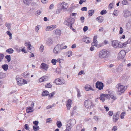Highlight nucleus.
Instances as JSON below:
<instances>
[{
	"mask_svg": "<svg viewBox=\"0 0 131 131\" xmlns=\"http://www.w3.org/2000/svg\"><path fill=\"white\" fill-rule=\"evenodd\" d=\"M123 64L122 63H121L119 65L118 68H117V69L118 70L120 69L121 70V71L123 70V69L122 68V67L123 66Z\"/></svg>",
	"mask_w": 131,
	"mask_h": 131,
	"instance_id": "58836bf2",
	"label": "nucleus"
},
{
	"mask_svg": "<svg viewBox=\"0 0 131 131\" xmlns=\"http://www.w3.org/2000/svg\"><path fill=\"white\" fill-rule=\"evenodd\" d=\"M84 104L87 108L91 109L95 107V105L91 100H88L85 101Z\"/></svg>",
	"mask_w": 131,
	"mask_h": 131,
	"instance_id": "7ed1b4c3",
	"label": "nucleus"
},
{
	"mask_svg": "<svg viewBox=\"0 0 131 131\" xmlns=\"http://www.w3.org/2000/svg\"><path fill=\"white\" fill-rule=\"evenodd\" d=\"M33 127L34 130L35 131L38 130L39 129V127L38 126H33Z\"/></svg>",
	"mask_w": 131,
	"mask_h": 131,
	"instance_id": "c9c22d12",
	"label": "nucleus"
},
{
	"mask_svg": "<svg viewBox=\"0 0 131 131\" xmlns=\"http://www.w3.org/2000/svg\"><path fill=\"white\" fill-rule=\"evenodd\" d=\"M97 36L96 35L94 36L93 41L92 43V45L93 46L97 47Z\"/></svg>",
	"mask_w": 131,
	"mask_h": 131,
	"instance_id": "f8f14e48",
	"label": "nucleus"
},
{
	"mask_svg": "<svg viewBox=\"0 0 131 131\" xmlns=\"http://www.w3.org/2000/svg\"><path fill=\"white\" fill-rule=\"evenodd\" d=\"M77 96L79 97L81 96V94L80 91L79 89H78L77 90Z\"/></svg>",
	"mask_w": 131,
	"mask_h": 131,
	"instance_id": "4d7b16f0",
	"label": "nucleus"
},
{
	"mask_svg": "<svg viewBox=\"0 0 131 131\" xmlns=\"http://www.w3.org/2000/svg\"><path fill=\"white\" fill-rule=\"evenodd\" d=\"M128 44V42L126 41L124 43L119 42L118 45V46L119 48H124L126 47V45Z\"/></svg>",
	"mask_w": 131,
	"mask_h": 131,
	"instance_id": "a211bd4d",
	"label": "nucleus"
},
{
	"mask_svg": "<svg viewBox=\"0 0 131 131\" xmlns=\"http://www.w3.org/2000/svg\"><path fill=\"white\" fill-rule=\"evenodd\" d=\"M52 120L51 118H48L47 119L46 123H48L51 122Z\"/></svg>",
	"mask_w": 131,
	"mask_h": 131,
	"instance_id": "6e6d98bb",
	"label": "nucleus"
},
{
	"mask_svg": "<svg viewBox=\"0 0 131 131\" xmlns=\"http://www.w3.org/2000/svg\"><path fill=\"white\" fill-rule=\"evenodd\" d=\"M31 0H23L24 3L26 5H28L31 2Z\"/></svg>",
	"mask_w": 131,
	"mask_h": 131,
	"instance_id": "473e14b6",
	"label": "nucleus"
},
{
	"mask_svg": "<svg viewBox=\"0 0 131 131\" xmlns=\"http://www.w3.org/2000/svg\"><path fill=\"white\" fill-rule=\"evenodd\" d=\"M96 87L99 90L103 89L104 87L103 84L101 82L98 81L96 83Z\"/></svg>",
	"mask_w": 131,
	"mask_h": 131,
	"instance_id": "6e6552de",
	"label": "nucleus"
},
{
	"mask_svg": "<svg viewBox=\"0 0 131 131\" xmlns=\"http://www.w3.org/2000/svg\"><path fill=\"white\" fill-rule=\"evenodd\" d=\"M85 0H80L79 2V4H80L81 5L83 2H85Z\"/></svg>",
	"mask_w": 131,
	"mask_h": 131,
	"instance_id": "680f3d73",
	"label": "nucleus"
},
{
	"mask_svg": "<svg viewBox=\"0 0 131 131\" xmlns=\"http://www.w3.org/2000/svg\"><path fill=\"white\" fill-rule=\"evenodd\" d=\"M5 57L8 62H9L10 60V55H7Z\"/></svg>",
	"mask_w": 131,
	"mask_h": 131,
	"instance_id": "ea45409f",
	"label": "nucleus"
},
{
	"mask_svg": "<svg viewBox=\"0 0 131 131\" xmlns=\"http://www.w3.org/2000/svg\"><path fill=\"white\" fill-rule=\"evenodd\" d=\"M119 113L118 112H117L113 114L112 119L114 123H116L118 120L119 118Z\"/></svg>",
	"mask_w": 131,
	"mask_h": 131,
	"instance_id": "0eeeda50",
	"label": "nucleus"
},
{
	"mask_svg": "<svg viewBox=\"0 0 131 131\" xmlns=\"http://www.w3.org/2000/svg\"><path fill=\"white\" fill-rule=\"evenodd\" d=\"M82 40L87 43H90L91 41L89 37H84L83 38Z\"/></svg>",
	"mask_w": 131,
	"mask_h": 131,
	"instance_id": "412c9836",
	"label": "nucleus"
},
{
	"mask_svg": "<svg viewBox=\"0 0 131 131\" xmlns=\"http://www.w3.org/2000/svg\"><path fill=\"white\" fill-rule=\"evenodd\" d=\"M57 125L58 128H60L62 126V124L61 122L58 121L57 123Z\"/></svg>",
	"mask_w": 131,
	"mask_h": 131,
	"instance_id": "e433bc0d",
	"label": "nucleus"
},
{
	"mask_svg": "<svg viewBox=\"0 0 131 131\" xmlns=\"http://www.w3.org/2000/svg\"><path fill=\"white\" fill-rule=\"evenodd\" d=\"M48 77L46 76H44L42 77L38 80L39 82L41 83L44 81H48Z\"/></svg>",
	"mask_w": 131,
	"mask_h": 131,
	"instance_id": "9b49d317",
	"label": "nucleus"
},
{
	"mask_svg": "<svg viewBox=\"0 0 131 131\" xmlns=\"http://www.w3.org/2000/svg\"><path fill=\"white\" fill-rule=\"evenodd\" d=\"M17 83L19 86H21L27 83V81L19 77H17L16 78Z\"/></svg>",
	"mask_w": 131,
	"mask_h": 131,
	"instance_id": "20e7f679",
	"label": "nucleus"
},
{
	"mask_svg": "<svg viewBox=\"0 0 131 131\" xmlns=\"http://www.w3.org/2000/svg\"><path fill=\"white\" fill-rule=\"evenodd\" d=\"M67 5V4L66 3H63L62 5V8L64 9H67V7L66 6Z\"/></svg>",
	"mask_w": 131,
	"mask_h": 131,
	"instance_id": "37998d69",
	"label": "nucleus"
},
{
	"mask_svg": "<svg viewBox=\"0 0 131 131\" xmlns=\"http://www.w3.org/2000/svg\"><path fill=\"white\" fill-rule=\"evenodd\" d=\"M72 54V51H69L67 52V54L68 57H70L71 56Z\"/></svg>",
	"mask_w": 131,
	"mask_h": 131,
	"instance_id": "79ce46f5",
	"label": "nucleus"
},
{
	"mask_svg": "<svg viewBox=\"0 0 131 131\" xmlns=\"http://www.w3.org/2000/svg\"><path fill=\"white\" fill-rule=\"evenodd\" d=\"M55 94V92H53L50 94L49 93L48 96V97L49 100H50L51 98L53 97L54 95Z\"/></svg>",
	"mask_w": 131,
	"mask_h": 131,
	"instance_id": "bb28decb",
	"label": "nucleus"
},
{
	"mask_svg": "<svg viewBox=\"0 0 131 131\" xmlns=\"http://www.w3.org/2000/svg\"><path fill=\"white\" fill-rule=\"evenodd\" d=\"M33 111V109L32 107H28L26 109V112L27 113H30Z\"/></svg>",
	"mask_w": 131,
	"mask_h": 131,
	"instance_id": "b1692460",
	"label": "nucleus"
},
{
	"mask_svg": "<svg viewBox=\"0 0 131 131\" xmlns=\"http://www.w3.org/2000/svg\"><path fill=\"white\" fill-rule=\"evenodd\" d=\"M25 128L27 130H28L29 129V128L28 126V125L27 124H26L25 125Z\"/></svg>",
	"mask_w": 131,
	"mask_h": 131,
	"instance_id": "864d4df0",
	"label": "nucleus"
},
{
	"mask_svg": "<svg viewBox=\"0 0 131 131\" xmlns=\"http://www.w3.org/2000/svg\"><path fill=\"white\" fill-rule=\"evenodd\" d=\"M33 123L35 125V126H37V125L38 124V121H35L33 122Z\"/></svg>",
	"mask_w": 131,
	"mask_h": 131,
	"instance_id": "0e129e2a",
	"label": "nucleus"
},
{
	"mask_svg": "<svg viewBox=\"0 0 131 131\" xmlns=\"http://www.w3.org/2000/svg\"><path fill=\"white\" fill-rule=\"evenodd\" d=\"M110 54V52L105 49H102L100 51L99 53V56L101 59L107 58Z\"/></svg>",
	"mask_w": 131,
	"mask_h": 131,
	"instance_id": "f257e3e1",
	"label": "nucleus"
},
{
	"mask_svg": "<svg viewBox=\"0 0 131 131\" xmlns=\"http://www.w3.org/2000/svg\"><path fill=\"white\" fill-rule=\"evenodd\" d=\"M113 112L112 111H110L108 113V115L110 116H112L113 114Z\"/></svg>",
	"mask_w": 131,
	"mask_h": 131,
	"instance_id": "3c124183",
	"label": "nucleus"
},
{
	"mask_svg": "<svg viewBox=\"0 0 131 131\" xmlns=\"http://www.w3.org/2000/svg\"><path fill=\"white\" fill-rule=\"evenodd\" d=\"M123 30L122 28L121 27L120 28V30L119 32V34H122L123 32Z\"/></svg>",
	"mask_w": 131,
	"mask_h": 131,
	"instance_id": "052dcab7",
	"label": "nucleus"
},
{
	"mask_svg": "<svg viewBox=\"0 0 131 131\" xmlns=\"http://www.w3.org/2000/svg\"><path fill=\"white\" fill-rule=\"evenodd\" d=\"M112 46L116 48L118 43L117 40H113L111 41Z\"/></svg>",
	"mask_w": 131,
	"mask_h": 131,
	"instance_id": "aec40b11",
	"label": "nucleus"
},
{
	"mask_svg": "<svg viewBox=\"0 0 131 131\" xmlns=\"http://www.w3.org/2000/svg\"><path fill=\"white\" fill-rule=\"evenodd\" d=\"M54 82L57 85L63 84L65 83L64 80L60 78H57L55 80Z\"/></svg>",
	"mask_w": 131,
	"mask_h": 131,
	"instance_id": "423d86ee",
	"label": "nucleus"
},
{
	"mask_svg": "<svg viewBox=\"0 0 131 131\" xmlns=\"http://www.w3.org/2000/svg\"><path fill=\"white\" fill-rule=\"evenodd\" d=\"M41 12L40 10H38L36 12V15L37 16L39 15L41 13Z\"/></svg>",
	"mask_w": 131,
	"mask_h": 131,
	"instance_id": "5fc2aeb1",
	"label": "nucleus"
},
{
	"mask_svg": "<svg viewBox=\"0 0 131 131\" xmlns=\"http://www.w3.org/2000/svg\"><path fill=\"white\" fill-rule=\"evenodd\" d=\"M88 26H85L83 28V30L84 32L86 31L88 29Z\"/></svg>",
	"mask_w": 131,
	"mask_h": 131,
	"instance_id": "603ef678",
	"label": "nucleus"
},
{
	"mask_svg": "<svg viewBox=\"0 0 131 131\" xmlns=\"http://www.w3.org/2000/svg\"><path fill=\"white\" fill-rule=\"evenodd\" d=\"M40 67L42 69L47 71L48 68V66L44 63H42L40 65Z\"/></svg>",
	"mask_w": 131,
	"mask_h": 131,
	"instance_id": "2eb2a0df",
	"label": "nucleus"
},
{
	"mask_svg": "<svg viewBox=\"0 0 131 131\" xmlns=\"http://www.w3.org/2000/svg\"><path fill=\"white\" fill-rule=\"evenodd\" d=\"M40 27V25H38L35 28V31L37 32L39 29Z\"/></svg>",
	"mask_w": 131,
	"mask_h": 131,
	"instance_id": "de8ad7c7",
	"label": "nucleus"
},
{
	"mask_svg": "<svg viewBox=\"0 0 131 131\" xmlns=\"http://www.w3.org/2000/svg\"><path fill=\"white\" fill-rule=\"evenodd\" d=\"M71 126L70 124H67L66 125V129L65 131H69L71 129Z\"/></svg>",
	"mask_w": 131,
	"mask_h": 131,
	"instance_id": "c756f323",
	"label": "nucleus"
},
{
	"mask_svg": "<svg viewBox=\"0 0 131 131\" xmlns=\"http://www.w3.org/2000/svg\"><path fill=\"white\" fill-rule=\"evenodd\" d=\"M109 98V95L108 94H102L100 95V99L104 102L106 98Z\"/></svg>",
	"mask_w": 131,
	"mask_h": 131,
	"instance_id": "1a4fd4ad",
	"label": "nucleus"
},
{
	"mask_svg": "<svg viewBox=\"0 0 131 131\" xmlns=\"http://www.w3.org/2000/svg\"><path fill=\"white\" fill-rule=\"evenodd\" d=\"M84 17H81L80 20L82 21V23L84 22Z\"/></svg>",
	"mask_w": 131,
	"mask_h": 131,
	"instance_id": "338daca9",
	"label": "nucleus"
},
{
	"mask_svg": "<svg viewBox=\"0 0 131 131\" xmlns=\"http://www.w3.org/2000/svg\"><path fill=\"white\" fill-rule=\"evenodd\" d=\"M62 44H58L56 46L53 50V52L55 54H58L62 50L61 47H62Z\"/></svg>",
	"mask_w": 131,
	"mask_h": 131,
	"instance_id": "39448f33",
	"label": "nucleus"
},
{
	"mask_svg": "<svg viewBox=\"0 0 131 131\" xmlns=\"http://www.w3.org/2000/svg\"><path fill=\"white\" fill-rule=\"evenodd\" d=\"M84 72L82 70L80 72H79L78 73V75H81L82 74H84Z\"/></svg>",
	"mask_w": 131,
	"mask_h": 131,
	"instance_id": "bf43d9fd",
	"label": "nucleus"
},
{
	"mask_svg": "<svg viewBox=\"0 0 131 131\" xmlns=\"http://www.w3.org/2000/svg\"><path fill=\"white\" fill-rule=\"evenodd\" d=\"M2 67L4 70L6 71L8 69V66L7 64H5L3 65Z\"/></svg>",
	"mask_w": 131,
	"mask_h": 131,
	"instance_id": "f704fd0d",
	"label": "nucleus"
},
{
	"mask_svg": "<svg viewBox=\"0 0 131 131\" xmlns=\"http://www.w3.org/2000/svg\"><path fill=\"white\" fill-rule=\"evenodd\" d=\"M94 13V10L93 9H92L89 10L88 12V13L89 16L90 17Z\"/></svg>",
	"mask_w": 131,
	"mask_h": 131,
	"instance_id": "c85d7f7f",
	"label": "nucleus"
},
{
	"mask_svg": "<svg viewBox=\"0 0 131 131\" xmlns=\"http://www.w3.org/2000/svg\"><path fill=\"white\" fill-rule=\"evenodd\" d=\"M61 60L60 59H58L57 60L55 59H52L51 61V62L52 63L53 65H55L56 64V63L58 61H59V63H60V61Z\"/></svg>",
	"mask_w": 131,
	"mask_h": 131,
	"instance_id": "5701e85b",
	"label": "nucleus"
},
{
	"mask_svg": "<svg viewBox=\"0 0 131 131\" xmlns=\"http://www.w3.org/2000/svg\"><path fill=\"white\" fill-rule=\"evenodd\" d=\"M96 19L99 23L102 22L103 21V18L102 16H100L97 17Z\"/></svg>",
	"mask_w": 131,
	"mask_h": 131,
	"instance_id": "393cba45",
	"label": "nucleus"
},
{
	"mask_svg": "<svg viewBox=\"0 0 131 131\" xmlns=\"http://www.w3.org/2000/svg\"><path fill=\"white\" fill-rule=\"evenodd\" d=\"M4 57L3 54L0 53V62L2 60Z\"/></svg>",
	"mask_w": 131,
	"mask_h": 131,
	"instance_id": "49530a36",
	"label": "nucleus"
},
{
	"mask_svg": "<svg viewBox=\"0 0 131 131\" xmlns=\"http://www.w3.org/2000/svg\"><path fill=\"white\" fill-rule=\"evenodd\" d=\"M108 93L109 94V98H111L113 100H115L116 99V96L113 93H112V92L111 91H108Z\"/></svg>",
	"mask_w": 131,
	"mask_h": 131,
	"instance_id": "ddd939ff",
	"label": "nucleus"
},
{
	"mask_svg": "<svg viewBox=\"0 0 131 131\" xmlns=\"http://www.w3.org/2000/svg\"><path fill=\"white\" fill-rule=\"evenodd\" d=\"M107 13V12L105 10H102L101 12V14L103 15Z\"/></svg>",
	"mask_w": 131,
	"mask_h": 131,
	"instance_id": "c03bdc74",
	"label": "nucleus"
},
{
	"mask_svg": "<svg viewBox=\"0 0 131 131\" xmlns=\"http://www.w3.org/2000/svg\"><path fill=\"white\" fill-rule=\"evenodd\" d=\"M72 105V100L71 99H68L66 103V107L68 110H70Z\"/></svg>",
	"mask_w": 131,
	"mask_h": 131,
	"instance_id": "9d476101",
	"label": "nucleus"
},
{
	"mask_svg": "<svg viewBox=\"0 0 131 131\" xmlns=\"http://www.w3.org/2000/svg\"><path fill=\"white\" fill-rule=\"evenodd\" d=\"M44 47L43 46H41L39 48V51L40 52H42L44 49Z\"/></svg>",
	"mask_w": 131,
	"mask_h": 131,
	"instance_id": "a18cd8bd",
	"label": "nucleus"
},
{
	"mask_svg": "<svg viewBox=\"0 0 131 131\" xmlns=\"http://www.w3.org/2000/svg\"><path fill=\"white\" fill-rule=\"evenodd\" d=\"M6 33L9 36H12V33L10 32L9 31H7L6 32Z\"/></svg>",
	"mask_w": 131,
	"mask_h": 131,
	"instance_id": "69168bd1",
	"label": "nucleus"
},
{
	"mask_svg": "<svg viewBox=\"0 0 131 131\" xmlns=\"http://www.w3.org/2000/svg\"><path fill=\"white\" fill-rule=\"evenodd\" d=\"M25 45L26 46H28L27 49L29 50H30V47L31 46V45L30 42H29L27 43H25Z\"/></svg>",
	"mask_w": 131,
	"mask_h": 131,
	"instance_id": "7c9ffc66",
	"label": "nucleus"
},
{
	"mask_svg": "<svg viewBox=\"0 0 131 131\" xmlns=\"http://www.w3.org/2000/svg\"><path fill=\"white\" fill-rule=\"evenodd\" d=\"M117 130V127L116 126H114L112 129V130L116 131Z\"/></svg>",
	"mask_w": 131,
	"mask_h": 131,
	"instance_id": "774afa93",
	"label": "nucleus"
},
{
	"mask_svg": "<svg viewBox=\"0 0 131 131\" xmlns=\"http://www.w3.org/2000/svg\"><path fill=\"white\" fill-rule=\"evenodd\" d=\"M113 5L112 3H110L108 6V8L109 9H111L113 7Z\"/></svg>",
	"mask_w": 131,
	"mask_h": 131,
	"instance_id": "09e8293b",
	"label": "nucleus"
},
{
	"mask_svg": "<svg viewBox=\"0 0 131 131\" xmlns=\"http://www.w3.org/2000/svg\"><path fill=\"white\" fill-rule=\"evenodd\" d=\"M93 118L96 121H98L99 119V118L98 116H95L93 117Z\"/></svg>",
	"mask_w": 131,
	"mask_h": 131,
	"instance_id": "e2e57ef3",
	"label": "nucleus"
},
{
	"mask_svg": "<svg viewBox=\"0 0 131 131\" xmlns=\"http://www.w3.org/2000/svg\"><path fill=\"white\" fill-rule=\"evenodd\" d=\"M46 88H51L52 87L51 85L49 83L46 84L45 85Z\"/></svg>",
	"mask_w": 131,
	"mask_h": 131,
	"instance_id": "a19ab883",
	"label": "nucleus"
},
{
	"mask_svg": "<svg viewBox=\"0 0 131 131\" xmlns=\"http://www.w3.org/2000/svg\"><path fill=\"white\" fill-rule=\"evenodd\" d=\"M84 88L85 90L86 91L89 90L94 91V89L91 85L89 84H86L84 87Z\"/></svg>",
	"mask_w": 131,
	"mask_h": 131,
	"instance_id": "f3484780",
	"label": "nucleus"
},
{
	"mask_svg": "<svg viewBox=\"0 0 131 131\" xmlns=\"http://www.w3.org/2000/svg\"><path fill=\"white\" fill-rule=\"evenodd\" d=\"M122 3L124 5H128L129 4L128 1L126 0H123L122 2Z\"/></svg>",
	"mask_w": 131,
	"mask_h": 131,
	"instance_id": "4c0bfd02",
	"label": "nucleus"
},
{
	"mask_svg": "<svg viewBox=\"0 0 131 131\" xmlns=\"http://www.w3.org/2000/svg\"><path fill=\"white\" fill-rule=\"evenodd\" d=\"M120 58H123L125 55V52L123 50H121L118 54Z\"/></svg>",
	"mask_w": 131,
	"mask_h": 131,
	"instance_id": "6ab92c4d",
	"label": "nucleus"
},
{
	"mask_svg": "<svg viewBox=\"0 0 131 131\" xmlns=\"http://www.w3.org/2000/svg\"><path fill=\"white\" fill-rule=\"evenodd\" d=\"M81 10L82 11H86L87 10V8L86 7H84L82 8Z\"/></svg>",
	"mask_w": 131,
	"mask_h": 131,
	"instance_id": "13d9d810",
	"label": "nucleus"
},
{
	"mask_svg": "<svg viewBox=\"0 0 131 131\" xmlns=\"http://www.w3.org/2000/svg\"><path fill=\"white\" fill-rule=\"evenodd\" d=\"M6 26L7 27L8 29H9L10 28V24L8 23H6L5 24Z\"/></svg>",
	"mask_w": 131,
	"mask_h": 131,
	"instance_id": "8fccbe9b",
	"label": "nucleus"
},
{
	"mask_svg": "<svg viewBox=\"0 0 131 131\" xmlns=\"http://www.w3.org/2000/svg\"><path fill=\"white\" fill-rule=\"evenodd\" d=\"M126 114L125 112H122L120 114V117L121 119H123L124 118V116Z\"/></svg>",
	"mask_w": 131,
	"mask_h": 131,
	"instance_id": "72a5a7b5",
	"label": "nucleus"
},
{
	"mask_svg": "<svg viewBox=\"0 0 131 131\" xmlns=\"http://www.w3.org/2000/svg\"><path fill=\"white\" fill-rule=\"evenodd\" d=\"M75 121L74 119H72L68 121V124H70V125L71 126L73 125L75 123Z\"/></svg>",
	"mask_w": 131,
	"mask_h": 131,
	"instance_id": "a878e982",
	"label": "nucleus"
},
{
	"mask_svg": "<svg viewBox=\"0 0 131 131\" xmlns=\"http://www.w3.org/2000/svg\"><path fill=\"white\" fill-rule=\"evenodd\" d=\"M56 27V25H53L50 26H48L47 27L46 30L47 31H50L55 28Z\"/></svg>",
	"mask_w": 131,
	"mask_h": 131,
	"instance_id": "4468645a",
	"label": "nucleus"
},
{
	"mask_svg": "<svg viewBox=\"0 0 131 131\" xmlns=\"http://www.w3.org/2000/svg\"><path fill=\"white\" fill-rule=\"evenodd\" d=\"M6 52L9 54H11L13 53L14 50L12 48H9L7 50Z\"/></svg>",
	"mask_w": 131,
	"mask_h": 131,
	"instance_id": "2f4dec72",
	"label": "nucleus"
},
{
	"mask_svg": "<svg viewBox=\"0 0 131 131\" xmlns=\"http://www.w3.org/2000/svg\"><path fill=\"white\" fill-rule=\"evenodd\" d=\"M54 34L56 35L60 36L61 34V31L59 29H56L54 30Z\"/></svg>",
	"mask_w": 131,
	"mask_h": 131,
	"instance_id": "4be33fe9",
	"label": "nucleus"
},
{
	"mask_svg": "<svg viewBox=\"0 0 131 131\" xmlns=\"http://www.w3.org/2000/svg\"><path fill=\"white\" fill-rule=\"evenodd\" d=\"M124 16L125 17H127L131 15V13L129 11L127 10H125L124 12Z\"/></svg>",
	"mask_w": 131,
	"mask_h": 131,
	"instance_id": "dca6fc26",
	"label": "nucleus"
},
{
	"mask_svg": "<svg viewBox=\"0 0 131 131\" xmlns=\"http://www.w3.org/2000/svg\"><path fill=\"white\" fill-rule=\"evenodd\" d=\"M49 94V92L47 90H45L42 93V96H47Z\"/></svg>",
	"mask_w": 131,
	"mask_h": 131,
	"instance_id": "cd10ccee",
	"label": "nucleus"
},
{
	"mask_svg": "<svg viewBox=\"0 0 131 131\" xmlns=\"http://www.w3.org/2000/svg\"><path fill=\"white\" fill-rule=\"evenodd\" d=\"M116 89L117 94L120 95L124 92L125 88V86L121 85L120 83H119L116 85Z\"/></svg>",
	"mask_w": 131,
	"mask_h": 131,
	"instance_id": "f03ea898",
	"label": "nucleus"
}]
</instances>
